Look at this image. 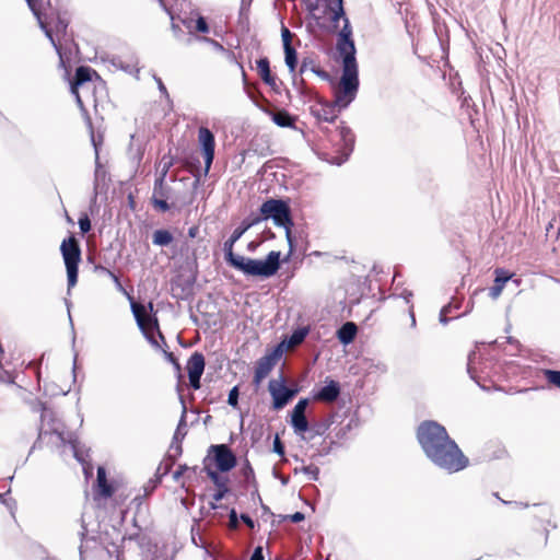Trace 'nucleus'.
I'll return each instance as SVG.
<instances>
[{"label":"nucleus","instance_id":"72a5a7b5","mask_svg":"<svg viewBox=\"0 0 560 560\" xmlns=\"http://www.w3.org/2000/svg\"><path fill=\"white\" fill-rule=\"evenodd\" d=\"M190 534H191V541L192 544L196 546V547H199V548H202L206 553L211 557V553L207 547V544L206 541L203 540L201 534H200V528H199V520H195V524L191 526V530H190Z\"/></svg>","mask_w":560,"mask_h":560},{"label":"nucleus","instance_id":"7ed1b4c3","mask_svg":"<svg viewBox=\"0 0 560 560\" xmlns=\"http://www.w3.org/2000/svg\"><path fill=\"white\" fill-rule=\"evenodd\" d=\"M424 454L435 466L448 472L460 471L469 465L468 457L451 436L446 442H440Z\"/></svg>","mask_w":560,"mask_h":560},{"label":"nucleus","instance_id":"680f3d73","mask_svg":"<svg viewBox=\"0 0 560 560\" xmlns=\"http://www.w3.org/2000/svg\"><path fill=\"white\" fill-rule=\"evenodd\" d=\"M313 65H317L314 58L304 57L301 62L300 74L302 75L306 70H311V67H313Z\"/></svg>","mask_w":560,"mask_h":560},{"label":"nucleus","instance_id":"bf43d9fd","mask_svg":"<svg viewBox=\"0 0 560 560\" xmlns=\"http://www.w3.org/2000/svg\"><path fill=\"white\" fill-rule=\"evenodd\" d=\"M119 258H120V254H116L115 256L104 254L101 256V261H102L101 264L112 268L116 265V262Z\"/></svg>","mask_w":560,"mask_h":560},{"label":"nucleus","instance_id":"4c0bfd02","mask_svg":"<svg viewBox=\"0 0 560 560\" xmlns=\"http://www.w3.org/2000/svg\"><path fill=\"white\" fill-rule=\"evenodd\" d=\"M289 346L288 343L285 342V340L283 339L282 341H280L278 345H276L271 351H269L268 353H266L271 360H273L276 363H278V361L281 359V357L283 355V353L288 350Z\"/></svg>","mask_w":560,"mask_h":560},{"label":"nucleus","instance_id":"6e6d98bb","mask_svg":"<svg viewBox=\"0 0 560 560\" xmlns=\"http://www.w3.org/2000/svg\"><path fill=\"white\" fill-rule=\"evenodd\" d=\"M68 25H69L68 20H66L65 18H62L60 15L57 16V20L55 23V30L57 33L65 35L67 32Z\"/></svg>","mask_w":560,"mask_h":560},{"label":"nucleus","instance_id":"774afa93","mask_svg":"<svg viewBox=\"0 0 560 560\" xmlns=\"http://www.w3.org/2000/svg\"><path fill=\"white\" fill-rule=\"evenodd\" d=\"M249 560H264V549L261 546H257L249 557Z\"/></svg>","mask_w":560,"mask_h":560},{"label":"nucleus","instance_id":"20e7f679","mask_svg":"<svg viewBox=\"0 0 560 560\" xmlns=\"http://www.w3.org/2000/svg\"><path fill=\"white\" fill-rule=\"evenodd\" d=\"M318 125L319 131L328 137L329 141L336 147L337 153V155L331 156L324 154L323 159L331 164L341 165L349 159L354 149L355 136L353 131L347 126H338L331 130L328 126H323L322 122H318Z\"/></svg>","mask_w":560,"mask_h":560},{"label":"nucleus","instance_id":"f257e3e1","mask_svg":"<svg viewBox=\"0 0 560 560\" xmlns=\"http://www.w3.org/2000/svg\"><path fill=\"white\" fill-rule=\"evenodd\" d=\"M337 51L342 61V73L338 84L334 90V100L331 102L317 97L315 101L320 105L319 108L311 107V114L317 118L318 122H335L338 114L346 109L357 97L359 91V69L355 58L357 48L342 37L339 40Z\"/></svg>","mask_w":560,"mask_h":560},{"label":"nucleus","instance_id":"2f4dec72","mask_svg":"<svg viewBox=\"0 0 560 560\" xmlns=\"http://www.w3.org/2000/svg\"><path fill=\"white\" fill-rule=\"evenodd\" d=\"M173 241V234L166 229L156 230L152 235V243L156 246H168Z\"/></svg>","mask_w":560,"mask_h":560},{"label":"nucleus","instance_id":"4d7b16f0","mask_svg":"<svg viewBox=\"0 0 560 560\" xmlns=\"http://www.w3.org/2000/svg\"><path fill=\"white\" fill-rule=\"evenodd\" d=\"M272 451L279 456H284L285 447L278 434L275 436Z\"/></svg>","mask_w":560,"mask_h":560},{"label":"nucleus","instance_id":"2eb2a0df","mask_svg":"<svg viewBox=\"0 0 560 560\" xmlns=\"http://www.w3.org/2000/svg\"><path fill=\"white\" fill-rule=\"evenodd\" d=\"M196 278L178 275L171 280V295L176 300L187 301L194 296Z\"/></svg>","mask_w":560,"mask_h":560},{"label":"nucleus","instance_id":"c756f323","mask_svg":"<svg viewBox=\"0 0 560 560\" xmlns=\"http://www.w3.org/2000/svg\"><path fill=\"white\" fill-rule=\"evenodd\" d=\"M310 331V326H300L292 331L289 338H285L284 340L289 347L299 346L305 340Z\"/></svg>","mask_w":560,"mask_h":560},{"label":"nucleus","instance_id":"6ab92c4d","mask_svg":"<svg viewBox=\"0 0 560 560\" xmlns=\"http://www.w3.org/2000/svg\"><path fill=\"white\" fill-rule=\"evenodd\" d=\"M325 385L319 388L314 395L313 398L316 401L323 402H335L341 393V387L339 382L331 380L329 377L326 378Z\"/></svg>","mask_w":560,"mask_h":560},{"label":"nucleus","instance_id":"423d86ee","mask_svg":"<svg viewBox=\"0 0 560 560\" xmlns=\"http://www.w3.org/2000/svg\"><path fill=\"white\" fill-rule=\"evenodd\" d=\"M198 141L200 150L205 159V167L201 170L200 162L197 160L196 165L190 167L194 176L192 188L197 189L201 184V177L207 176L214 160L215 138L213 132L207 127H200L198 130Z\"/></svg>","mask_w":560,"mask_h":560},{"label":"nucleus","instance_id":"bb28decb","mask_svg":"<svg viewBox=\"0 0 560 560\" xmlns=\"http://www.w3.org/2000/svg\"><path fill=\"white\" fill-rule=\"evenodd\" d=\"M122 536L124 535L120 534V530L117 527L110 526L109 529H104L100 533L98 539L103 548L108 549V546H115L116 544L121 542Z\"/></svg>","mask_w":560,"mask_h":560},{"label":"nucleus","instance_id":"79ce46f5","mask_svg":"<svg viewBox=\"0 0 560 560\" xmlns=\"http://www.w3.org/2000/svg\"><path fill=\"white\" fill-rule=\"evenodd\" d=\"M90 138H91V143H92V145L94 148V151H95L96 162H98L100 148H101V145L104 142V135L101 133V132L95 135L94 130H92V131H90Z\"/></svg>","mask_w":560,"mask_h":560},{"label":"nucleus","instance_id":"09e8293b","mask_svg":"<svg viewBox=\"0 0 560 560\" xmlns=\"http://www.w3.org/2000/svg\"><path fill=\"white\" fill-rule=\"evenodd\" d=\"M162 482V478H160L158 475L154 474V477L151 478L147 483L145 486L143 487L144 488V494L145 495H150L156 488Z\"/></svg>","mask_w":560,"mask_h":560},{"label":"nucleus","instance_id":"37998d69","mask_svg":"<svg viewBox=\"0 0 560 560\" xmlns=\"http://www.w3.org/2000/svg\"><path fill=\"white\" fill-rule=\"evenodd\" d=\"M78 224L82 235L88 234L92 229L91 220L86 212L80 214Z\"/></svg>","mask_w":560,"mask_h":560},{"label":"nucleus","instance_id":"864d4df0","mask_svg":"<svg viewBox=\"0 0 560 560\" xmlns=\"http://www.w3.org/2000/svg\"><path fill=\"white\" fill-rule=\"evenodd\" d=\"M164 352V355L166 358V360L173 364L174 369L177 371L178 373V378L180 380L182 378V366H180V363L178 361V359L174 355L173 352H168L166 350H163Z\"/></svg>","mask_w":560,"mask_h":560},{"label":"nucleus","instance_id":"49530a36","mask_svg":"<svg viewBox=\"0 0 560 560\" xmlns=\"http://www.w3.org/2000/svg\"><path fill=\"white\" fill-rule=\"evenodd\" d=\"M311 71L314 74H316L317 77H319L322 80L327 81L330 84H332L334 88L336 86L332 77L326 70L322 69L317 65H313V67H311Z\"/></svg>","mask_w":560,"mask_h":560},{"label":"nucleus","instance_id":"1a4fd4ad","mask_svg":"<svg viewBox=\"0 0 560 560\" xmlns=\"http://www.w3.org/2000/svg\"><path fill=\"white\" fill-rule=\"evenodd\" d=\"M416 436L423 453H425L440 442H446L450 435L445 427L439 422L434 420H424L418 425Z\"/></svg>","mask_w":560,"mask_h":560},{"label":"nucleus","instance_id":"5701e85b","mask_svg":"<svg viewBox=\"0 0 560 560\" xmlns=\"http://www.w3.org/2000/svg\"><path fill=\"white\" fill-rule=\"evenodd\" d=\"M177 390L178 393L182 392V387H180V384L178 383L177 384ZM179 400H180V404H182V416H180V419L178 421V424H177V428L175 430V433L173 435V440H172V443H171V448L174 447V444L177 443L178 441H183L187 434V430H186V413H187V407H186V402H185V399L183 397L182 394H179Z\"/></svg>","mask_w":560,"mask_h":560},{"label":"nucleus","instance_id":"7c9ffc66","mask_svg":"<svg viewBox=\"0 0 560 560\" xmlns=\"http://www.w3.org/2000/svg\"><path fill=\"white\" fill-rule=\"evenodd\" d=\"M284 50V62L289 69V72L293 75L296 74L295 70L299 63L296 49L292 46L283 47Z\"/></svg>","mask_w":560,"mask_h":560},{"label":"nucleus","instance_id":"473e14b6","mask_svg":"<svg viewBox=\"0 0 560 560\" xmlns=\"http://www.w3.org/2000/svg\"><path fill=\"white\" fill-rule=\"evenodd\" d=\"M176 463V456H173L172 453H167L164 459L160 463L156 468L155 475L160 478L168 475Z\"/></svg>","mask_w":560,"mask_h":560},{"label":"nucleus","instance_id":"de8ad7c7","mask_svg":"<svg viewBox=\"0 0 560 560\" xmlns=\"http://www.w3.org/2000/svg\"><path fill=\"white\" fill-rule=\"evenodd\" d=\"M252 2H253V0H248V2H246V0L241 1L240 11H238V19L241 22L248 21L249 8L252 5Z\"/></svg>","mask_w":560,"mask_h":560},{"label":"nucleus","instance_id":"338daca9","mask_svg":"<svg viewBox=\"0 0 560 560\" xmlns=\"http://www.w3.org/2000/svg\"><path fill=\"white\" fill-rule=\"evenodd\" d=\"M202 375H199V374H188V380H189V385L191 388L194 389H199L201 384H200V378H201Z\"/></svg>","mask_w":560,"mask_h":560},{"label":"nucleus","instance_id":"39448f33","mask_svg":"<svg viewBox=\"0 0 560 560\" xmlns=\"http://www.w3.org/2000/svg\"><path fill=\"white\" fill-rule=\"evenodd\" d=\"M130 302V308L136 319L137 326L142 332L143 337L150 342L151 346L159 348L160 345L153 335L155 330L161 341L166 346L164 335L160 330L159 319L156 312L154 311L153 302H149L148 305H143L135 301L133 296H128Z\"/></svg>","mask_w":560,"mask_h":560},{"label":"nucleus","instance_id":"b1692460","mask_svg":"<svg viewBox=\"0 0 560 560\" xmlns=\"http://www.w3.org/2000/svg\"><path fill=\"white\" fill-rule=\"evenodd\" d=\"M494 275L493 285L489 289V296L492 300H495L501 295L504 285L512 277L508 270L502 268H497L494 270Z\"/></svg>","mask_w":560,"mask_h":560},{"label":"nucleus","instance_id":"a211bd4d","mask_svg":"<svg viewBox=\"0 0 560 560\" xmlns=\"http://www.w3.org/2000/svg\"><path fill=\"white\" fill-rule=\"evenodd\" d=\"M261 110L267 114L270 119L277 126L281 128H292L295 129V124L298 120V116L290 114L287 109H272L270 105L261 107Z\"/></svg>","mask_w":560,"mask_h":560},{"label":"nucleus","instance_id":"c85d7f7f","mask_svg":"<svg viewBox=\"0 0 560 560\" xmlns=\"http://www.w3.org/2000/svg\"><path fill=\"white\" fill-rule=\"evenodd\" d=\"M206 360L201 352L195 351L187 361L186 369L188 374L202 375L205 372Z\"/></svg>","mask_w":560,"mask_h":560},{"label":"nucleus","instance_id":"393cba45","mask_svg":"<svg viewBox=\"0 0 560 560\" xmlns=\"http://www.w3.org/2000/svg\"><path fill=\"white\" fill-rule=\"evenodd\" d=\"M331 421L329 419L315 421L310 423L307 420V429L305 434H299L306 442L312 441L316 436L324 435L330 428Z\"/></svg>","mask_w":560,"mask_h":560},{"label":"nucleus","instance_id":"a878e982","mask_svg":"<svg viewBox=\"0 0 560 560\" xmlns=\"http://www.w3.org/2000/svg\"><path fill=\"white\" fill-rule=\"evenodd\" d=\"M358 335V326L353 322H346L343 323L338 330L336 331V337L338 341L343 345L348 346L352 343Z\"/></svg>","mask_w":560,"mask_h":560},{"label":"nucleus","instance_id":"8fccbe9b","mask_svg":"<svg viewBox=\"0 0 560 560\" xmlns=\"http://www.w3.org/2000/svg\"><path fill=\"white\" fill-rule=\"evenodd\" d=\"M240 515L237 514L234 508L229 511V528L232 530H236L240 527Z\"/></svg>","mask_w":560,"mask_h":560},{"label":"nucleus","instance_id":"052dcab7","mask_svg":"<svg viewBox=\"0 0 560 560\" xmlns=\"http://www.w3.org/2000/svg\"><path fill=\"white\" fill-rule=\"evenodd\" d=\"M281 37H282L283 47L292 46L293 34L284 25H282V28H281Z\"/></svg>","mask_w":560,"mask_h":560},{"label":"nucleus","instance_id":"c9c22d12","mask_svg":"<svg viewBox=\"0 0 560 560\" xmlns=\"http://www.w3.org/2000/svg\"><path fill=\"white\" fill-rule=\"evenodd\" d=\"M241 474L247 486L255 488V493H257V480L255 478L254 469L248 459L245 460L243 467L241 468Z\"/></svg>","mask_w":560,"mask_h":560},{"label":"nucleus","instance_id":"69168bd1","mask_svg":"<svg viewBox=\"0 0 560 560\" xmlns=\"http://www.w3.org/2000/svg\"><path fill=\"white\" fill-rule=\"evenodd\" d=\"M108 277L114 281L115 287L117 288L118 291L124 292L127 295V298L131 296L130 294H128L126 292V290L120 281V278L114 271Z\"/></svg>","mask_w":560,"mask_h":560},{"label":"nucleus","instance_id":"f8f14e48","mask_svg":"<svg viewBox=\"0 0 560 560\" xmlns=\"http://www.w3.org/2000/svg\"><path fill=\"white\" fill-rule=\"evenodd\" d=\"M326 2L327 10L331 12L330 21L334 23V27L337 28L338 22L340 20L343 21V26L337 34L336 48L339 45V40L342 37V34H345V37L348 38V42H350L351 45L355 46L352 38V27L343 8V0H326Z\"/></svg>","mask_w":560,"mask_h":560},{"label":"nucleus","instance_id":"aec40b11","mask_svg":"<svg viewBox=\"0 0 560 560\" xmlns=\"http://www.w3.org/2000/svg\"><path fill=\"white\" fill-rule=\"evenodd\" d=\"M94 78L101 81V77L93 68L89 66H79L75 69L74 77L70 82V90L79 91L80 86L92 82Z\"/></svg>","mask_w":560,"mask_h":560},{"label":"nucleus","instance_id":"6e6552de","mask_svg":"<svg viewBox=\"0 0 560 560\" xmlns=\"http://www.w3.org/2000/svg\"><path fill=\"white\" fill-rule=\"evenodd\" d=\"M60 252L67 270L68 293L75 287L81 262V247L73 234L65 238L60 245Z\"/></svg>","mask_w":560,"mask_h":560},{"label":"nucleus","instance_id":"4468645a","mask_svg":"<svg viewBox=\"0 0 560 560\" xmlns=\"http://www.w3.org/2000/svg\"><path fill=\"white\" fill-rule=\"evenodd\" d=\"M172 187L165 183L163 178H155L151 203L155 210L160 212H167L171 210V205L167 200L172 197Z\"/></svg>","mask_w":560,"mask_h":560},{"label":"nucleus","instance_id":"c03bdc74","mask_svg":"<svg viewBox=\"0 0 560 560\" xmlns=\"http://www.w3.org/2000/svg\"><path fill=\"white\" fill-rule=\"evenodd\" d=\"M194 30H195V32L200 33V34H207L210 32V26H209L206 18L202 16L201 14H197Z\"/></svg>","mask_w":560,"mask_h":560},{"label":"nucleus","instance_id":"f03ea898","mask_svg":"<svg viewBox=\"0 0 560 560\" xmlns=\"http://www.w3.org/2000/svg\"><path fill=\"white\" fill-rule=\"evenodd\" d=\"M257 224L253 212L241 222L223 244L224 259L230 267L243 272L247 277L268 279L275 276L281 267L280 252L271 250L265 259L247 258L233 252L235 243L243 234Z\"/></svg>","mask_w":560,"mask_h":560},{"label":"nucleus","instance_id":"9d476101","mask_svg":"<svg viewBox=\"0 0 560 560\" xmlns=\"http://www.w3.org/2000/svg\"><path fill=\"white\" fill-rule=\"evenodd\" d=\"M214 465L215 471L229 472L237 465V457L228 444H213L208 450V455L203 459V465Z\"/></svg>","mask_w":560,"mask_h":560},{"label":"nucleus","instance_id":"e433bc0d","mask_svg":"<svg viewBox=\"0 0 560 560\" xmlns=\"http://www.w3.org/2000/svg\"><path fill=\"white\" fill-rule=\"evenodd\" d=\"M36 19L38 21L39 27L44 31L46 37L50 40L51 45L56 49V51L59 55L60 59L62 60L61 46L58 43H56V40L54 38V35H52V30L50 27H48V25H47V23L45 21H43V19H42V10H39V18H36Z\"/></svg>","mask_w":560,"mask_h":560},{"label":"nucleus","instance_id":"dca6fc26","mask_svg":"<svg viewBox=\"0 0 560 560\" xmlns=\"http://www.w3.org/2000/svg\"><path fill=\"white\" fill-rule=\"evenodd\" d=\"M310 405L308 398H301L290 412L289 423L295 434H305L307 429L306 409Z\"/></svg>","mask_w":560,"mask_h":560},{"label":"nucleus","instance_id":"0eeeda50","mask_svg":"<svg viewBox=\"0 0 560 560\" xmlns=\"http://www.w3.org/2000/svg\"><path fill=\"white\" fill-rule=\"evenodd\" d=\"M257 223L271 219L275 225H294L292 210L288 200L269 198L259 207V214L254 213Z\"/></svg>","mask_w":560,"mask_h":560},{"label":"nucleus","instance_id":"603ef678","mask_svg":"<svg viewBox=\"0 0 560 560\" xmlns=\"http://www.w3.org/2000/svg\"><path fill=\"white\" fill-rule=\"evenodd\" d=\"M301 471L308 476L311 480H318L319 468L315 465H308L301 467Z\"/></svg>","mask_w":560,"mask_h":560},{"label":"nucleus","instance_id":"ea45409f","mask_svg":"<svg viewBox=\"0 0 560 560\" xmlns=\"http://www.w3.org/2000/svg\"><path fill=\"white\" fill-rule=\"evenodd\" d=\"M460 307V302L456 303V304H453L452 302L444 305L441 311H440V316H439V320L441 324L443 325H446L450 323L451 318L447 317V314H452V311L454 308H459Z\"/></svg>","mask_w":560,"mask_h":560},{"label":"nucleus","instance_id":"4be33fe9","mask_svg":"<svg viewBox=\"0 0 560 560\" xmlns=\"http://www.w3.org/2000/svg\"><path fill=\"white\" fill-rule=\"evenodd\" d=\"M96 486L97 490L95 497L98 495L101 498L108 499L115 492L114 486L107 480L106 469L103 466L97 468Z\"/></svg>","mask_w":560,"mask_h":560},{"label":"nucleus","instance_id":"9b49d317","mask_svg":"<svg viewBox=\"0 0 560 560\" xmlns=\"http://www.w3.org/2000/svg\"><path fill=\"white\" fill-rule=\"evenodd\" d=\"M268 390L272 398V409H283L300 392L298 386L289 387L285 385V377L281 372L278 380H270Z\"/></svg>","mask_w":560,"mask_h":560},{"label":"nucleus","instance_id":"e2e57ef3","mask_svg":"<svg viewBox=\"0 0 560 560\" xmlns=\"http://www.w3.org/2000/svg\"><path fill=\"white\" fill-rule=\"evenodd\" d=\"M27 2L28 8L31 9L32 13L39 18V10H42V1L40 0H25Z\"/></svg>","mask_w":560,"mask_h":560},{"label":"nucleus","instance_id":"412c9836","mask_svg":"<svg viewBox=\"0 0 560 560\" xmlns=\"http://www.w3.org/2000/svg\"><path fill=\"white\" fill-rule=\"evenodd\" d=\"M277 363L267 354L259 358L256 362L253 383L259 385L261 381L272 371Z\"/></svg>","mask_w":560,"mask_h":560},{"label":"nucleus","instance_id":"5fc2aeb1","mask_svg":"<svg viewBox=\"0 0 560 560\" xmlns=\"http://www.w3.org/2000/svg\"><path fill=\"white\" fill-rule=\"evenodd\" d=\"M279 228H283L285 230V238H287V242H288V245H289V254H292L293 253V249H294V238L292 236V228L293 225H280Z\"/></svg>","mask_w":560,"mask_h":560},{"label":"nucleus","instance_id":"3c124183","mask_svg":"<svg viewBox=\"0 0 560 560\" xmlns=\"http://www.w3.org/2000/svg\"><path fill=\"white\" fill-rule=\"evenodd\" d=\"M238 398H240V389L238 386L232 387V389L229 392L228 396V404L236 409L238 408Z\"/></svg>","mask_w":560,"mask_h":560},{"label":"nucleus","instance_id":"0e129e2a","mask_svg":"<svg viewBox=\"0 0 560 560\" xmlns=\"http://www.w3.org/2000/svg\"><path fill=\"white\" fill-rule=\"evenodd\" d=\"M126 546L130 547V552H126L127 560H144V558L139 555V551L136 549V547L133 548L131 546V542H128Z\"/></svg>","mask_w":560,"mask_h":560},{"label":"nucleus","instance_id":"a18cd8bd","mask_svg":"<svg viewBox=\"0 0 560 560\" xmlns=\"http://www.w3.org/2000/svg\"><path fill=\"white\" fill-rule=\"evenodd\" d=\"M161 163H162V168L159 173V175L156 176V178H163L165 179L170 168L173 166V158L171 155H164L161 160Z\"/></svg>","mask_w":560,"mask_h":560},{"label":"nucleus","instance_id":"a19ab883","mask_svg":"<svg viewBox=\"0 0 560 560\" xmlns=\"http://www.w3.org/2000/svg\"><path fill=\"white\" fill-rule=\"evenodd\" d=\"M256 65H257L258 73H259L261 79L271 74L270 62H269V59L267 57L259 58L256 61Z\"/></svg>","mask_w":560,"mask_h":560},{"label":"nucleus","instance_id":"f704fd0d","mask_svg":"<svg viewBox=\"0 0 560 560\" xmlns=\"http://www.w3.org/2000/svg\"><path fill=\"white\" fill-rule=\"evenodd\" d=\"M105 550L109 558L115 557V560H127L126 552H130V547H127L126 542H120L115 546H108V549Z\"/></svg>","mask_w":560,"mask_h":560},{"label":"nucleus","instance_id":"13d9d810","mask_svg":"<svg viewBox=\"0 0 560 560\" xmlns=\"http://www.w3.org/2000/svg\"><path fill=\"white\" fill-rule=\"evenodd\" d=\"M192 469V471H196L197 467H192L190 468L189 466H187L186 464H182L178 466V468L174 471L173 474V479L174 481H179L180 477L184 476V474L188 470Z\"/></svg>","mask_w":560,"mask_h":560},{"label":"nucleus","instance_id":"cd10ccee","mask_svg":"<svg viewBox=\"0 0 560 560\" xmlns=\"http://www.w3.org/2000/svg\"><path fill=\"white\" fill-rule=\"evenodd\" d=\"M292 84L296 89L300 96L303 98L304 103L311 102L318 97V95L307 86L306 81L303 78H298V74L292 75Z\"/></svg>","mask_w":560,"mask_h":560},{"label":"nucleus","instance_id":"f3484780","mask_svg":"<svg viewBox=\"0 0 560 560\" xmlns=\"http://www.w3.org/2000/svg\"><path fill=\"white\" fill-rule=\"evenodd\" d=\"M203 471L207 474L208 478L213 482V485L217 488L215 492L212 494V499L215 502L221 501L230 492V488L228 485L229 478L221 476L220 472L212 469V467H210L209 464H206V466L203 467Z\"/></svg>","mask_w":560,"mask_h":560},{"label":"nucleus","instance_id":"ddd939ff","mask_svg":"<svg viewBox=\"0 0 560 560\" xmlns=\"http://www.w3.org/2000/svg\"><path fill=\"white\" fill-rule=\"evenodd\" d=\"M133 525L138 527V532L121 537V542H135L136 549L139 555L149 560V558L155 552L156 545L153 544L152 538L148 534L141 533V528L137 525L136 518H133Z\"/></svg>","mask_w":560,"mask_h":560},{"label":"nucleus","instance_id":"58836bf2","mask_svg":"<svg viewBox=\"0 0 560 560\" xmlns=\"http://www.w3.org/2000/svg\"><path fill=\"white\" fill-rule=\"evenodd\" d=\"M542 374L548 384L560 389V370L545 369Z\"/></svg>","mask_w":560,"mask_h":560}]
</instances>
